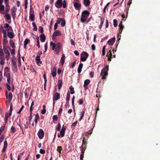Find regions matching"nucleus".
I'll return each instance as SVG.
<instances>
[{
    "instance_id": "obj_27",
    "label": "nucleus",
    "mask_w": 160,
    "mask_h": 160,
    "mask_svg": "<svg viewBox=\"0 0 160 160\" xmlns=\"http://www.w3.org/2000/svg\"><path fill=\"white\" fill-rule=\"evenodd\" d=\"M104 21V18H101V20H100V24L99 26V28L100 29H101V28L102 26V25Z\"/></svg>"
},
{
    "instance_id": "obj_48",
    "label": "nucleus",
    "mask_w": 160,
    "mask_h": 160,
    "mask_svg": "<svg viewBox=\"0 0 160 160\" xmlns=\"http://www.w3.org/2000/svg\"><path fill=\"white\" fill-rule=\"evenodd\" d=\"M10 84H9L8 83H7L6 85V87H7V89H8V90L9 91H10L11 90V87H10Z\"/></svg>"
},
{
    "instance_id": "obj_50",
    "label": "nucleus",
    "mask_w": 160,
    "mask_h": 160,
    "mask_svg": "<svg viewBox=\"0 0 160 160\" xmlns=\"http://www.w3.org/2000/svg\"><path fill=\"white\" fill-rule=\"evenodd\" d=\"M70 94L69 92H68L67 94L66 97V100L68 101H69L70 99Z\"/></svg>"
},
{
    "instance_id": "obj_45",
    "label": "nucleus",
    "mask_w": 160,
    "mask_h": 160,
    "mask_svg": "<svg viewBox=\"0 0 160 160\" xmlns=\"http://www.w3.org/2000/svg\"><path fill=\"white\" fill-rule=\"evenodd\" d=\"M43 78H44V85H45H45H46V82H47V79H46V74H44V75H43Z\"/></svg>"
},
{
    "instance_id": "obj_35",
    "label": "nucleus",
    "mask_w": 160,
    "mask_h": 160,
    "mask_svg": "<svg viewBox=\"0 0 160 160\" xmlns=\"http://www.w3.org/2000/svg\"><path fill=\"white\" fill-rule=\"evenodd\" d=\"M36 60L38 64L40 62V59L39 56H37L36 58Z\"/></svg>"
},
{
    "instance_id": "obj_18",
    "label": "nucleus",
    "mask_w": 160,
    "mask_h": 160,
    "mask_svg": "<svg viewBox=\"0 0 160 160\" xmlns=\"http://www.w3.org/2000/svg\"><path fill=\"white\" fill-rule=\"evenodd\" d=\"M6 77L7 78V81L8 83L11 84V76L10 74L8 73L6 74Z\"/></svg>"
},
{
    "instance_id": "obj_42",
    "label": "nucleus",
    "mask_w": 160,
    "mask_h": 160,
    "mask_svg": "<svg viewBox=\"0 0 160 160\" xmlns=\"http://www.w3.org/2000/svg\"><path fill=\"white\" fill-rule=\"evenodd\" d=\"M29 41L30 40L28 39H26L24 41V44L27 45Z\"/></svg>"
},
{
    "instance_id": "obj_43",
    "label": "nucleus",
    "mask_w": 160,
    "mask_h": 160,
    "mask_svg": "<svg viewBox=\"0 0 160 160\" xmlns=\"http://www.w3.org/2000/svg\"><path fill=\"white\" fill-rule=\"evenodd\" d=\"M10 51L12 55H14L15 54V50L14 49V48H13V49H11L10 48Z\"/></svg>"
},
{
    "instance_id": "obj_21",
    "label": "nucleus",
    "mask_w": 160,
    "mask_h": 160,
    "mask_svg": "<svg viewBox=\"0 0 160 160\" xmlns=\"http://www.w3.org/2000/svg\"><path fill=\"white\" fill-rule=\"evenodd\" d=\"M65 55L64 54H63L62 55L61 61V64L62 65H63L64 64V62H65Z\"/></svg>"
},
{
    "instance_id": "obj_16",
    "label": "nucleus",
    "mask_w": 160,
    "mask_h": 160,
    "mask_svg": "<svg viewBox=\"0 0 160 160\" xmlns=\"http://www.w3.org/2000/svg\"><path fill=\"white\" fill-rule=\"evenodd\" d=\"M11 115V113H9L8 114L7 113H6L5 114V117L4 119V121L5 123V124L6 123L8 120V118L10 117Z\"/></svg>"
},
{
    "instance_id": "obj_11",
    "label": "nucleus",
    "mask_w": 160,
    "mask_h": 160,
    "mask_svg": "<svg viewBox=\"0 0 160 160\" xmlns=\"http://www.w3.org/2000/svg\"><path fill=\"white\" fill-rule=\"evenodd\" d=\"M60 96L59 93L56 92L54 95L53 96V106L54 105V104H55V103L54 102V100H57L58 99H59L60 98Z\"/></svg>"
},
{
    "instance_id": "obj_34",
    "label": "nucleus",
    "mask_w": 160,
    "mask_h": 160,
    "mask_svg": "<svg viewBox=\"0 0 160 160\" xmlns=\"http://www.w3.org/2000/svg\"><path fill=\"white\" fill-rule=\"evenodd\" d=\"M4 27L5 28H8V29H11L12 27L11 26H10L9 24L8 23H5L4 26Z\"/></svg>"
},
{
    "instance_id": "obj_60",
    "label": "nucleus",
    "mask_w": 160,
    "mask_h": 160,
    "mask_svg": "<svg viewBox=\"0 0 160 160\" xmlns=\"http://www.w3.org/2000/svg\"><path fill=\"white\" fill-rule=\"evenodd\" d=\"M112 55V53H111V52L110 51V50L109 51V52H108L107 54V57H111Z\"/></svg>"
},
{
    "instance_id": "obj_62",
    "label": "nucleus",
    "mask_w": 160,
    "mask_h": 160,
    "mask_svg": "<svg viewBox=\"0 0 160 160\" xmlns=\"http://www.w3.org/2000/svg\"><path fill=\"white\" fill-rule=\"evenodd\" d=\"M5 128V126H2L0 128V132H2L4 130Z\"/></svg>"
},
{
    "instance_id": "obj_54",
    "label": "nucleus",
    "mask_w": 160,
    "mask_h": 160,
    "mask_svg": "<svg viewBox=\"0 0 160 160\" xmlns=\"http://www.w3.org/2000/svg\"><path fill=\"white\" fill-rule=\"evenodd\" d=\"M34 105V102H32L31 103V105L30 108V112H32V108L33 106Z\"/></svg>"
},
{
    "instance_id": "obj_20",
    "label": "nucleus",
    "mask_w": 160,
    "mask_h": 160,
    "mask_svg": "<svg viewBox=\"0 0 160 160\" xmlns=\"http://www.w3.org/2000/svg\"><path fill=\"white\" fill-rule=\"evenodd\" d=\"M83 2L84 5L87 7L90 5V1L89 0H83Z\"/></svg>"
},
{
    "instance_id": "obj_63",
    "label": "nucleus",
    "mask_w": 160,
    "mask_h": 160,
    "mask_svg": "<svg viewBox=\"0 0 160 160\" xmlns=\"http://www.w3.org/2000/svg\"><path fill=\"white\" fill-rule=\"evenodd\" d=\"M4 55V53L2 49H0V56L2 57Z\"/></svg>"
},
{
    "instance_id": "obj_4",
    "label": "nucleus",
    "mask_w": 160,
    "mask_h": 160,
    "mask_svg": "<svg viewBox=\"0 0 160 160\" xmlns=\"http://www.w3.org/2000/svg\"><path fill=\"white\" fill-rule=\"evenodd\" d=\"M73 6L76 9L79 10L81 6L79 0H74L73 2Z\"/></svg>"
},
{
    "instance_id": "obj_55",
    "label": "nucleus",
    "mask_w": 160,
    "mask_h": 160,
    "mask_svg": "<svg viewBox=\"0 0 160 160\" xmlns=\"http://www.w3.org/2000/svg\"><path fill=\"white\" fill-rule=\"evenodd\" d=\"M58 116L57 115H54L53 116V120H54L55 121H57L58 120Z\"/></svg>"
},
{
    "instance_id": "obj_25",
    "label": "nucleus",
    "mask_w": 160,
    "mask_h": 160,
    "mask_svg": "<svg viewBox=\"0 0 160 160\" xmlns=\"http://www.w3.org/2000/svg\"><path fill=\"white\" fill-rule=\"evenodd\" d=\"M39 118H40L38 114H36L35 116V118L34 120V121L36 124H37L38 122V120L39 119Z\"/></svg>"
},
{
    "instance_id": "obj_8",
    "label": "nucleus",
    "mask_w": 160,
    "mask_h": 160,
    "mask_svg": "<svg viewBox=\"0 0 160 160\" xmlns=\"http://www.w3.org/2000/svg\"><path fill=\"white\" fill-rule=\"evenodd\" d=\"M61 35V32L59 30H56L52 34V38L54 39L57 36H60Z\"/></svg>"
},
{
    "instance_id": "obj_9",
    "label": "nucleus",
    "mask_w": 160,
    "mask_h": 160,
    "mask_svg": "<svg viewBox=\"0 0 160 160\" xmlns=\"http://www.w3.org/2000/svg\"><path fill=\"white\" fill-rule=\"evenodd\" d=\"M61 44L60 43L58 42L56 44V48L55 49V51L56 53H58L60 50Z\"/></svg>"
},
{
    "instance_id": "obj_46",
    "label": "nucleus",
    "mask_w": 160,
    "mask_h": 160,
    "mask_svg": "<svg viewBox=\"0 0 160 160\" xmlns=\"http://www.w3.org/2000/svg\"><path fill=\"white\" fill-rule=\"evenodd\" d=\"M63 8H65L66 7V2L65 0H64L63 3H62Z\"/></svg>"
},
{
    "instance_id": "obj_33",
    "label": "nucleus",
    "mask_w": 160,
    "mask_h": 160,
    "mask_svg": "<svg viewBox=\"0 0 160 160\" xmlns=\"http://www.w3.org/2000/svg\"><path fill=\"white\" fill-rule=\"evenodd\" d=\"M50 45L51 46H52V50H54L56 47V44L52 42H50Z\"/></svg>"
},
{
    "instance_id": "obj_7",
    "label": "nucleus",
    "mask_w": 160,
    "mask_h": 160,
    "mask_svg": "<svg viewBox=\"0 0 160 160\" xmlns=\"http://www.w3.org/2000/svg\"><path fill=\"white\" fill-rule=\"evenodd\" d=\"M17 10V8L15 6L13 7L11 9V14L14 19H15L16 18V12Z\"/></svg>"
},
{
    "instance_id": "obj_30",
    "label": "nucleus",
    "mask_w": 160,
    "mask_h": 160,
    "mask_svg": "<svg viewBox=\"0 0 160 160\" xmlns=\"http://www.w3.org/2000/svg\"><path fill=\"white\" fill-rule=\"evenodd\" d=\"M9 43L10 46L12 47V48L13 49L14 48L15 44L13 40H10L9 42Z\"/></svg>"
},
{
    "instance_id": "obj_44",
    "label": "nucleus",
    "mask_w": 160,
    "mask_h": 160,
    "mask_svg": "<svg viewBox=\"0 0 160 160\" xmlns=\"http://www.w3.org/2000/svg\"><path fill=\"white\" fill-rule=\"evenodd\" d=\"M61 124L60 123H58L57 125V129L58 131H59L61 129Z\"/></svg>"
},
{
    "instance_id": "obj_56",
    "label": "nucleus",
    "mask_w": 160,
    "mask_h": 160,
    "mask_svg": "<svg viewBox=\"0 0 160 160\" xmlns=\"http://www.w3.org/2000/svg\"><path fill=\"white\" fill-rule=\"evenodd\" d=\"M8 146V143L7 141H5L4 142V148H7V147Z\"/></svg>"
},
{
    "instance_id": "obj_1",
    "label": "nucleus",
    "mask_w": 160,
    "mask_h": 160,
    "mask_svg": "<svg viewBox=\"0 0 160 160\" xmlns=\"http://www.w3.org/2000/svg\"><path fill=\"white\" fill-rule=\"evenodd\" d=\"M11 65L12 70L14 72H16L17 71V60L16 58L14 56H13L12 57L11 62Z\"/></svg>"
},
{
    "instance_id": "obj_36",
    "label": "nucleus",
    "mask_w": 160,
    "mask_h": 160,
    "mask_svg": "<svg viewBox=\"0 0 160 160\" xmlns=\"http://www.w3.org/2000/svg\"><path fill=\"white\" fill-rule=\"evenodd\" d=\"M62 150V148L61 146H58L57 148V151L59 153V155H60L61 151Z\"/></svg>"
},
{
    "instance_id": "obj_61",
    "label": "nucleus",
    "mask_w": 160,
    "mask_h": 160,
    "mask_svg": "<svg viewBox=\"0 0 160 160\" xmlns=\"http://www.w3.org/2000/svg\"><path fill=\"white\" fill-rule=\"evenodd\" d=\"M24 106L23 105H22L21 108L20 109V110H19V111L18 112V114H20L21 112V111H22V109H23V108H24Z\"/></svg>"
},
{
    "instance_id": "obj_23",
    "label": "nucleus",
    "mask_w": 160,
    "mask_h": 160,
    "mask_svg": "<svg viewBox=\"0 0 160 160\" xmlns=\"http://www.w3.org/2000/svg\"><path fill=\"white\" fill-rule=\"evenodd\" d=\"M83 67V64L80 63L78 66V73H80L82 71V69Z\"/></svg>"
},
{
    "instance_id": "obj_49",
    "label": "nucleus",
    "mask_w": 160,
    "mask_h": 160,
    "mask_svg": "<svg viewBox=\"0 0 160 160\" xmlns=\"http://www.w3.org/2000/svg\"><path fill=\"white\" fill-rule=\"evenodd\" d=\"M0 30L3 33L7 32L6 30H5L2 27H0Z\"/></svg>"
},
{
    "instance_id": "obj_22",
    "label": "nucleus",
    "mask_w": 160,
    "mask_h": 160,
    "mask_svg": "<svg viewBox=\"0 0 160 160\" xmlns=\"http://www.w3.org/2000/svg\"><path fill=\"white\" fill-rule=\"evenodd\" d=\"M12 93L10 92L8 93V102H10L12 99Z\"/></svg>"
},
{
    "instance_id": "obj_51",
    "label": "nucleus",
    "mask_w": 160,
    "mask_h": 160,
    "mask_svg": "<svg viewBox=\"0 0 160 160\" xmlns=\"http://www.w3.org/2000/svg\"><path fill=\"white\" fill-rule=\"evenodd\" d=\"M11 132H14L16 131V129L13 126H12L11 128Z\"/></svg>"
},
{
    "instance_id": "obj_12",
    "label": "nucleus",
    "mask_w": 160,
    "mask_h": 160,
    "mask_svg": "<svg viewBox=\"0 0 160 160\" xmlns=\"http://www.w3.org/2000/svg\"><path fill=\"white\" fill-rule=\"evenodd\" d=\"M116 38L115 37H113L111 39H109L108 41V44L110 46L112 45L115 42Z\"/></svg>"
},
{
    "instance_id": "obj_59",
    "label": "nucleus",
    "mask_w": 160,
    "mask_h": 160,
    "mask_svg": "<svg viewBox=\"0 0 160 160\" xmlns=\"http://www.w3.org/2000/svg\"><path fill=\"white\" fill-rule=\"evenodd\" d=\"M109 3H108L104 7L103 10V12H106V9L107 8V7L109 5Z\"/></svg>"
},
{
    "instance_id": "obj_19",
    "label": "nucleus",
    "mask_w": 160,
    "mask_h": 160,
    "mask_svg": "<svg viewBox=\"0 0 160 160\" xmlns=\"http://www.w3.org/2000/svg\"><path fill=\"white\" fill-rule=\"evenodd\" d=\"M40 39L41 42H44L45 41V36L43 34H42L40 36Z\"/></svg>"
},
{
    "instance_id": "obj_31",
    "label": "nucleus",
    "mask_w": 160,
    "mask_h": 160,
    "mask_svg": "<svg viewBox=\"0 0 160 160\" xmlns=\"http://www.w3.org/2000/svg\"><path fill=\"white\" fill-rule=\"evenodd\" d=\"M90 81L88 79L86 80L84 82V84L83 87H85L86 86H87L90 83Z\"/></svg>"
},
{
    "instance_id": "obj_5",
    "label": "nucleus",
    "mask_w": 160,
    "mask_h": 160,
    "mask_svg": "<svg viewBox=\"0 0 160 160\" xmlns=\"http://www.w3.org/2000/svg\"><path fill=\"white\" fill-rule=\"evenodd\" d=\"M81 59L82 61H85L88 56V54L86 52H83L81 55Z\"/></svg>"
},
{
    "instance_id": "obj_38",
    "label": "nucleus",
    "mask_w": 160,
    "mask_h": 160,
    "mask_svg": "<svg viewBox=\"0 0 160 160\" xmlns=\"http://www.w3.org/2000/svg\"><path fill=\"white\" fill-rule=\"evenodd\" d=\"M85 112V111H83L82 112H81L80 114L81 117H80V118H79L80 120H81L83 118Z\"/></svg>"
},
{
    "instance_id": "obj_40",
    "label": "nucleus",
    "mask_w": 160,
    "mask_h": 160,
    "mask_svg": "<svg viewBox=\"0 0 160 160\" xmlns=\"http://www.w3.org/2000/svg\"><path fill=\"white\" fill-rule=\"evenodd\" d=\"M113 25L114 26V27H116L117 26L118 24H117V20L114 19L113 20Z\"/></svg>"
},
{
    "instance_id": "obj_17",
    "label": "nucleus",
    "mask_w": 160,
    "mask_h": 160,
    "mask_svg": "<svg viewBox=\"0 0 160 160\" xmlns=\"http://www.w3.org/2000/svg\"><path fill=\"white\" fill-rule=\"evenodd\" d=\"M8 37L10 38H12L14 37V34L11 32H8L7 34Z\"/></svg>"
},
{
    "instance_id": "obj_64",
    "label": "nucleus",
    "mask_w": 160,
    "mask_h": 160,
    "mask_svg": "<svg viewBox=\"0 0 160 160\" xmlns=\"http://www.w3.org/2000/svg\"><path fill=\"white\" fill-rule=\"evenodd\" d=\"M47 48H48V45H47V43H46L44 45V49H45V51H44V52H45L47 51Z\"/></svg>"
},
{
    "instance_id": "obj_32",
    "label": "nucleus",
    "mask_w": 160,
    "mask_h": 160,
    "mask_svg": "<svg viewBox=\"0 0 160 160\" xmlns=\"http://www.w3.org/2000/svg\"><path fill=\"white\" fill-rule=\"evenodd\" d=\"M29 19L32 21L34 20V15L33 14H30L29 16Z\"/></svg>"
},
{
    "instance_id": "obj_57",
    "label": "nucleus",
    "mask_w": 160,
    "mask_h": 160,
    "mask_svg": "<svg viewBox=\"0 0 160 160\" xmlns=\"http://www.w3.org/2000/svg\"><path fill=\"white\" fill-rule=\"evenodd\" d=\"M7 39L8 38H3V42L4 44H6L8 43V41Z\"/></svg>"
},
{
    "instance_id": "obj_37",
    "label": "nucleus",
    "mask_w": 160,
    "mask_h": 160,
    "mask_svg": "<svg viewBox=\"0 0 160 160\" xmlns=\"http://www.w3.org/2000/svg\"><path fill=\"white\" fill-rule=\"evenodd\" d=\"M32 25L33 27V30L34 31H36L37 30V26L34 22L32 23Z\"/></svg>"
},
{
    "instance_id": "obj_2",
    "label": "nucleus",
    "mask_w": 160,
    "mask_h": 160,
    "mask_svg": "<svg viewBox=\"0 0 160 160\" xmlns=\"http://www.w3.org/2000/svg\"><path fill=\"white\" fill-rule=\"evenodd\" d=\"M89 14V13L88 11L84 10L82 13V15L81 18V21L82 22H84L87 20Z\"/></svg>"
},
{
    "instance_id": "obj_6",
    "label": "nucleus",
    "mask_w": 160,
    "mask_h": 160,
    "mask_svg": "<svg viewBox=\"0 0 160 160\" xmlns=\"http://www.w3.org/2000/svg\"><path fill=\"white\" fill-rule=\"evenodd\" d=\"M4 51L5 53V57L7 60H8L10 58V54L8 48L6 47H3Z\"/></svg>"
},
{
    "instance_id": "obj_47",
    "label": "nucleus",
    "mask_w": 160,
    "mask_h": 160,
    "mask_svg": "<svg viewBox=\"0 0 160 160\" xmlns=\"http://www.w3.org/2000/svg\"><path fill=\"white\" fill-rule=\"evenodd\" d=\"M70 90L71 91V93L73 94L74 93V88L71 87L70 88Z\"/></svg>"
},
{
    "instance_id": "obj_15",
    "label": "nucleus",
    "mask_w": 160,
    "mask_h": 160,
    "mask_svg": "<svg viewBox=\"0 0 160 160\" xmlns=\"http://www.w3.org/2000/svg\"><path fill=\"white\" fill-rule=\"evenodd\" d=\"M65 129L66 128L64 127H63L62 128L60 132V133L61 136V137H63L64 136Z\"/></svg>"
},
{
    "instance_id": "obj_14",
    "label": "nucleus",
    "mask_w": 160,
    "mask_h": 160,
    "mask_svg": "<svg viewBox=\"0 0 160 160\" xmlns=\"http://www.w3.org/2000/svg\"><path fill=\"white\" fill-rule=\"evenodd\" d=\"M52 74V76L54 77L56 76V72H57V69L55 67H53L51 70Z\"/></svg>"
},
{
    "instance_id": "obj_28",
    "label": "nucleus",
    "mask_w": 160,
    "mask_h": 160,
    "mask_svg": "<svg viewBox=\"0 0 160 160\" xmlns=\"http://www.w3.org/2000/svg\"><path fill=\"white\" fill-rule=\"evenodd\" d=\"M5 18L6 19L10 20L11 18V16L8 13H5Z\"/></svg>"
},
{
    "instance_id": "obj_41",
    "label": "nucleus",
    "mask_w": 160,
    "mask_h": 160,
    "mask_svg": "<svg viewBox=\"0 0 160 160\" xmlns=\"http://www.w3.org/2000/svg\"><path fill=\"white\" fill-rule=\"evenodd\" d=\"M65 25V20L63 19H62L61 21V25L62 27H64Z\"/></svg>"
},
{
    "instance_id": "obj_29",
    "label": "nucleus",
    "mask_w": 160,
    "mask_h": 160,
    "mask_svg": "<svg viewBox=\"0 0 160 160\" xmlns=\"http://www.w3.org/2000/svg\"><path fill=\"white\" fill-rule=\"evenodd\" d=\"M10 7L9 4L6 5L5 6V13H8L10 9Z\"/></svg>"
},
{
    "instance_id": "obj_13",
    "label": "nucleus",
    "mask_w": 160,
    "mask_h": 160,
    "mask_svg": "<svg viewBox=\"0 0 160 160\" xmlns=\"http://www.w3.org/2000/svg\"><path fill=\"white\" fill-rule=\"evenodd\" d=\"M62 0H58L56 2V4H55L56 7L58 8H60L62 7Z\"/></svg>"
},
{
    "instance_id": "obj_53",
    "label": "nucleus",
    "mask_w": 160,
    "mask_h": 160,
    "mask_svg": "<svg viewBox=\"0 0 160 160\" xmlns=\"http://www.w3.org/2000/svg\"><path fill=\"white\" fill-rule=\"evenodd\" d=\"M39 31L41 33H42L43 32V30L42 27L41 26L39 27Z\"/></svg>"
},
{
    "instance_id": "obj_39",
    "label": "nucleus",
    "mask_w": 160,
    "mask_h": 160,
    "mask_svg": "<svg viewBox=\"0 0 160 160\" xmlns=\"http://www.w3.org/2000/svg\"><path fill=\"white\" fill-rule=\"evenodd\" d=\"M4 139V137L3 134H2L1 135L0 138V144L3 141Z\"/></svg>"
},
{
    "instance_id": "obj_10",
    "label": "nucleus",
    "mask_w": 160,
    "mask_h": 160,
    "mask_svg": "<svg viewBox=\"0 0 160 160\" xmlns=\"http://www.w3.org/2000/svg\"><path fill=\"white\" fill-rule=\"evenodd\" d=\"M38 134L39 137V138L40 139H42L44 135V132L43 130L41 129H40V130H39L38 132Z\"/></svg>"
},
{
    "instance_id": "obj_24",
    "label": "nucleus",
    "mask_w": 160,
    "mask_h": 160,
    "mask_svg": "<svg viewBox=\"0 0 160 160\" xmlns=\"http://www.w3.org/2000/svg\"><path fill=\"white\" fill-rule=\"evenodd\" d=\"M62 85V80H59L58 82V89H60L61 88Z\"/></svg>"
},
{
    "instance_id": "obj_26",
    "label": "nucleus",
    "mask_w": 160,
    "mask_h": 160,
    "mask_svg": "<svg viewBox=\"0 0 160 160\" xmlns=\"http://www.w3.org/2000/svg\"><path fill=\"white\" fill-rule=\"evenodd\" d=\"M4 6L3 5H0V12L2 14H4V13L3 11L4 10Z\"/></svg>"
},
{
    "instance_id": "obj_52",
    "label": "nucleus",
    "mask_w": 160,
    "mask_h": 160,
    "mask_svg": "<svg viewBox=\"0 0 160 160\" xmlns=\"http://www.w3.org/2000/svg\"><path fill=\"white\" fill-rule=\"evenodd\" d=\"M62 20V19H61V18H58V19L57 20V22L56 23L58 24H59L61 22Z\"/></svg>"
},
{
    "instance_id": "obj_3",
    "label": "nucleus",
    "mask_w": 160,
    "mask_h": 160,
    "mask_svg": "<svg viewBox=\"0 0 160 160\" xmlns=\"http://www.w3.org/2000/svg\"><path fill=\"white\" fill-rule=\"evenodd\" d=\"M108 66H107L106 67L102 69L100 75L102 76V79H105L108 76Z\"/></svg>"
},
{
    "instance_id": "obj_58",
    "label": "nucleus",
    "mask_w": 160,
    "mask_h": 160,
    "mask_svg": "<svg viewBox=\"0 0 160 160\" xmlns=\"http://www.w3.org/2000/svg\"><path fill=\"white\" fill-rule=\"evenodd\" d=\"M76 61H75L74 62H73L71 63V65L70 66L71 68H73L74 67V66L76 64Z\"/></svg>"
}]
</instances>
